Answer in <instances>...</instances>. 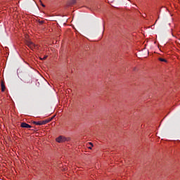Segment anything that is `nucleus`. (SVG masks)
Here are the masks:
<instances>
[{"mask_svg":"<svg viewBox=\"0 0 180 180\" xmlns=\"http://www.w3.org/2000/svg\"><path fill=\"white\" fill-rule=\"evenodd\" d=\"M70 141V138H65V136H60L56 139V141L58 143H64L65 141Z\"/></svg>","mask_w":180,"mask_h":180,"instance_id":"obj_1","label":"nucleus"},{"mask_svg":"<svg viewBox=\"0 0 180 180\" xmlns=\"http://www.w3.org/2000/svg\"><path fill=\"white\" fill-rule=\"evenodd\" d=\"M27 46L30 49H31L32 50L34 49L35 47H36V45H35L33 42H32V41H27Z\"/></svg>","mask_w":180,"mask_h":180,"instance_id":"obj_2","label":"nucleus"},{"mask_svg":"<svg viewBox=\"0 0 180 180\" xmlns=\"http://www.w3.org/2000/svg\"><path fill=\"white\" fill-rule=\"evenodd\" d=\"M54 117H52V118H49V120H44V121H41V125L46 124L47 123H49L52 121Z\"/></svg>","mask_w":180,"mask_h":180,"instance_id":"obj_3","label":"nucleus"},{"mask_svg":"<svg viewBox=\"0 0 180 180\" xmlns=\"http://www.w3.org/2000/svg\"><path fill=\"white\" fill-rule=\"evenodd\" d=\"M21 127H22V128H32L31 125H29V124H26V122H22Z\"/></svg>","mask_w":180,"mask_h":180,"instance_id":"obj_4","label":"nucleus"},{"mask_svg":"<svg viewBox=\"0 0 180 180\" xmlns=\"http://www.w3.org/2000/svg\"><path fill=\"white\" fill-rule=\"evenodd\" d=\"M77 4V0H71L69 3H68V6H74Z\"/></svg>","mask_w":180,"mask_h":180,"instance_id":"obj_5","label":"nucleus"},{"mask_svg":"<svg viewBox=\"0 0 180 180\" xmlns=\"http://www.w3.org/2000/svg\"><path fill=\"white\" fill-rule=\"evenodd\" d=\"M1 91L4 92L5 89H6V86H5L4 82H1Z\"/></svg>","mask_w":180,"mask_h":180,"instance_id":"obj_6","label":"nucleus"},{"mask_svg":"<svg viewBox=\"0 0 180 180\" xmlns=\"http://www.w3.org/2000/svg\"><path fill=\"white\" fill-rule=\"evenodd\" d=\"M33 124H36V125H39L41 126V121H33Z\"/></svg>","mask_w":180,"mask_h":180,"instance_id":"obj_7","label":"nucleus"},{"mask_svg":"<svg viewBox=\"0 0 180 180\" xmlns=\"http://www.w3.org/2000/svg\"><path fill=\"white\" fill-rule=\"evenodd\" d=\"M158 60L160 62H164V63H167V60L165 58H158Z\"/></svg>","mask_w":180,"mask_h":180,"instance_id":"obj_8","label":"nucleus"},{"mask_svg":"<svg viewBox=\"0 0 180 180\" xmlns=\"http://www.w3.org/2000/svg\"><path fill=\"white\" fill-rule=\"evenodd\" d=\"M39 2H40V4H41V5L44 7V8H45L46 7V6L43 4V2L41 1V0H39Z\"/></svg>","mask_w":180,"mask_h":180,"instance_id":"obj_9","label":"nucleus"},{"mask_svg":"<svg viewBox=\"0 0 180 180\" xmlns=\"http://www.w3.org/2000/svg\"><path fill=\"white\" fill-rule=\"evenodd\" d=\"M87 146H90L89 147H91V148L94 146L92 143H87Z\"/></svg>","mask_w":180,"mask_h":180,"instance_id":"obj_10","label":"nucleus"},{"mask_svg":"<svg viewBox=\"0 0 180 180\" xmlns=\"http://www.w3.org/2000/svg\"><path fill=\"white\" fill-rule=\"evenodd\" d=\"M47 58V56H44L43 58H41V60H46Z\"/></svg>","mask_w":180,"mask_h":180,"instance_id":"obj_11","label":"nucleus"},{"mask_svg":"<svg viewBox=\"0 0 180 180\" xmlns=\"http://www.w3.org/2000/svg\"><path fill=\"white\" fill-rule=\"evenodd\" d=\"M87 148L91 150V149H92V147H91V146H87Z\"/></svg>","mask_w":180,"mask_h":180,"instance_id":"obj_12","label":"nucleus"}]
</instances>
